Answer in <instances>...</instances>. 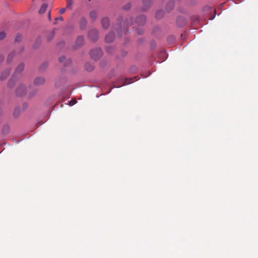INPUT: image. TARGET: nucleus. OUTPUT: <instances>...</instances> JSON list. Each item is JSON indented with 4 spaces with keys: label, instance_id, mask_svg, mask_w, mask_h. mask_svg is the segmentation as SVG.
I'll list each match as a JSON object with an SVG mask.
<instances>
[{
    "label": "nucleus",
    "instance_id": "f257e3e1",
    "mask_svg": "<svg viewBox=\"0 0 258 258\" xmlns=\"http://www.w3.org/2000/svg\"><path fill=\"white\" fill-rule=\"evenodd\" d=\"M47 8V5L46 4H43L39 9V13L41 14L44 13L46 11Z\"/></svg>",
    "mask_w": 258,
    "mask_h": 258
},
{
    "label": "nucleus",
    "instance_id": "f03ea898",
    "mask_svg": "<svg viewBox=\"0 0 258 258\" xmlns=\"http://www.w3.org/2000/svg\"><path fill=\"white\" fill-rule=\"evenodd\" d=\"M102 24L103 27L107 28L109 25V21L107 18H104L102 20Z\"/></svg>",
    "mask_w": 258,
    "mask_h": 258
},
{
    "label": "nucleus",
    "instance_id": "7ed1b4c3",
    "mask_svg": "<svg viewBox=\"0 0 258 258\" xmlns=\"http://www.w3.org/2000/svg\"><path fill=\"white\" fill-rule=\"evenodd\" d=\"M34 82L37 85L42 84L44 82V79L42 78H37L35 80Z\"/></svg>",
    "mask_w": 258,
    "mask_h": 258
},
{
    "label": "nucleus",
    "instance_id": "20e7f679",
    "mask_svg": "<svg viewBox=\"0 0 258 258\" xmlns=\"http://www.w3.org/2000/svg\"><path fill=\"white\" fill-rule=\"evenodd\" d=\"M96 51L97 52V53L98 54V55H100V54H101V51H100V49H97V50H93V51H92L91 52V56H92L94 59H96V58H97V57H96V56H94V53H95Z\"/></svg>",
    "mask_w": 258,
    "mask_h": 258
},
{
    "label": "nucleus",
    "instance_id": "39448f33",
    "mask_svg": "<svg viewBox=\"0 0 258 258\" xmlns=\"http://www.w3.org/2000/svg\"><path fill=\"white\" fill-rule=\"evenodd\" d=\"M112 39H113V36H112V34H108V35H107L106 37V38H105L106 41L107 42H110L112 40Z\"/></svg>",
    "mask_w": 258,
    "mask_h": 258
},
{
    "label": "nucleus",
    "instance_id": "423d86ee",
    "mask_svg": "<svg viewBox=\"0 0 258 258\" xmlns=\"http://www.w3.org/2000/svg\"><path fill=\"white\" fill-rule=\"evenodd\" d=\"M73 4V0H67V7L71 8Z\"/></svg>",
    "mask_w": 258,
    "mask_h": 258
},
{
    "label": "nucleus",
    "instance_id": "0eeeda50",
    "mask_svg": "<svg viewBox=\"0 0 258 258\" xmlns=\"http://www.w3.org/2000/svg\"><path fill=\"white\" fill-rule=\"evenodd\" d=\"M132 79H125V82H124V85H127V84H131L133 82L132 81Z\"/></svg>",
    "mask_w": 258,
    "mask_h": 258
},
{
    "label": "nucleus",
    "instance_id": "6e6552de",
    "mask_svg": "<svg viewBox=\"0 0 258 258\" xmlns=\"http://www.w3.org/2000/svg\"><path fill=\"white\" fill-rule=\"evenodd\" d=\"M5 37V33L4 32L0 33V39H3Z\"/></svg>",
    "mask_w": 258,
    "mask_h": 258
},
{
    "label": "nucleus",
    "instance_id": "1a4fd4ad",
    "mask_svg": "<svg viewBox=\"0 0 258 258\" xmlns=\"http://www.w3.org/2000/svg\"><path fill=\"white\" fill-rule=\"evenodd\" d=\"M90 16L92 18H95L96 17V13H94V12H91L90 13Z\"/></svg>",
    "mask_w": 258,
    "mask_h": 258
},
{
    "label": "nucleus",
    "instance_id": "9d476101",
    "mask_svg": "<svg viewBox=\"0 0 258 258\" xmlns=\"http://www.w3.org/2000/svg\"><path fill=\"white\" fill-rule=\"evenodd\" d=\"M18 69H20V71L23 70L24 69L23 64L20 65L17 68V70H18Z\"/></svg>",
    "mask_w": 258,
    "mask_h": 258
},
{
    "label": "nucleus",
    "instance_id": "9b49d317",
    "mask_svg": "<svg viewBox=\"0 0 258 258\" xmlns=\"http://www.w3.org/2000/svg\"><path fill=\"white\" fill-rule=\"evenodd\" d=\"M48 19L49 20H50V12H48Z\"/></svg>",
    "mask_w": 258,
    "mask_h": 258
},
{
    "label": "nucleus",
    "instance_id": "f8f14e48",
    "mask_svg": "<svg viewBox=\"0 0 258 258\" xmlns=\"http://www.w3.org/2000/svg\"><path fill=\"white\" fill-rule=\"evenodd\" d=\"M64 11H65V10H64V9H61V10L60 11V13H64Z\"/></svg>",
    "mask_w": 258,
    "mask_h": 258
},
{
    "label": "nucleus",
    "instance_id": "ddd939ff",
    "mask_svg": "<svg viewBox=\"0 0 258 258\" xmlns=\"http://www.w3.org/2000/svg\"><path fill=\"white\" fill-rule=\"evenodd\" d=\"M57 19L61 20H62V18L61 17H59V18H58Z\"/></svg>",
    "mask_w": 258,
    "mask_h": 258
}]
</instances>
